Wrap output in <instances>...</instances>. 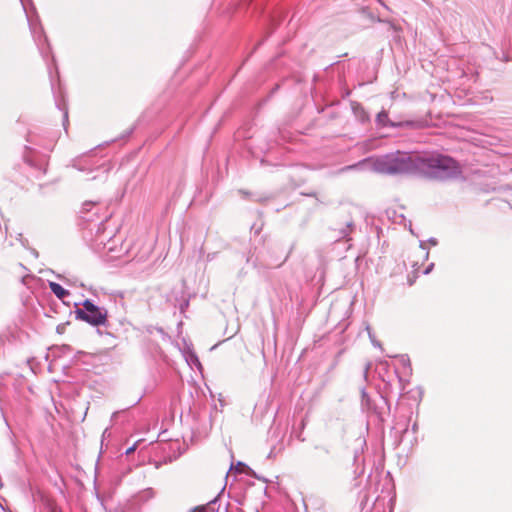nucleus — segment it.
Returning <instances> with one entry per match:
<instances>
[{
	"label": "nucleus",
	"instance_id": "obj_6",
	"mask_svg": "<svg viewBox=\"0 0 512 512\" xmlns=\"http://www.w3.org/2000/svg\"><path fill=\"white\" fill-rule=\"evenodd\" d=\"M416 265H417V262H413L412 268L414 269V272H418V270H419V268L416 267Z\"/></svg>",
	"mask_w": 512,
	"mask_h": 512
},
{
	"label": "nucleus",
	"instance_id": "obj_8",
	"mask_svg": "<svg viewBox=\"0 0 512 512\" xmlns=\"http://www.w3.org/2000/svg\"><path fill=\"white\" fill-rule=\"evenodd\" d=\"M429 270H430V268H426V269L423 271V273H424V274H427V273L429 272Z\"/></svg>",
	"mask_w": 512,
	"mask_h": 512
},
{
	"label": "nucleus",
	"instance_id": "obj_2",
	"mask_svg": "<svg viewBox=\"0 0 512 512\" xmlns=\"http://www.w3.org/2000/svg\"><path fill=\"white\" fill-rule=\"evenodd\" d=\"M83 309H78L76 315L81 319L93 326L104 325L107 320V313L102 311L99 307L94 305L90 300L83 302Z\"/></svg>",
	"mask_w": 512,
	"mask_h": 512
},
{
	"label": "nucleus",
	"instance_id": "obj_7",
	"mask_svg": "<svg viewBox=\"0 0 512 512\" xmlns=\"http://www.w3.org/2000/svg\"><path fill=\"white\" fill-rule=\"evenodd\" d=\"M317 449H322L325 453H329V450L327 448H324V447H316Z\"/></svg>",
	"mask_w": 512,
	"mask_h": 512
},
{
	"label": "nucleus",
	"instance_id": "obj_5",
	"mask_svg": "<svg viewBox=\"0 0 512 512\" xmlns=\"http://www.w3.org/2000/svg\"><path fill=\"white\" fill-rule=\"evenodd\" d=\"M135 449H136V446H135V445H134V446H132V447H130V448H128V449H127V451H126V454H131L132 452H134V451H135Z\"/></svg>",
	"mask_w": 512,
	"mask_h": 512
},
{
	"label": "nucleus",
	"instance_id": "obj_4",
	"mask_svg": "<svg viewBox=\"0 0 512 512\" xmlns=\"http://www.w3.org/2000/svg\"><path fill=\"white\" fill-rule=\"evenodd\" d=\"M193 512H215L214 508L210 505L196 507Z\"/></svg>",
	"mask_w": 512,
	"mask_h": 512
},
{
	"label": "nucleus",
	"instance_id": "obj_9",
	"mask_svg": "<svg viewBox=\"0 0 512 512\" xmlns=\"http://www.w3.org/2000/svg\"><path fill=\"white\" fill-rule=\"evenodd\" d=\"M413 280L412 279H409V284L412 285L413 284Z\"/></svg>",
	"mask_w": 512,
	"mask_h": 512
},
{
	"label": "nucleus",
	"instance_id": "obj_3",
	"mask_svg": "<svg viewBox=\"0 0 512 512\" xmlns=\"http://www.w3.org/2000/svg\"><path fill=\"white\" fill-rule=\"evenodd\" d=\"M51 291L59 298L64 299L69 295V292L64 289L60 284L55 282H50L49 284Z\"/></svg>",
	"mask_w": 512,
	"mask_h": 512
},
{
	"label": "nucleus",
	"instance_id": "obj_1",
	"mask_svg": "<svg viewBox=\"0 0 512 512\" xmlns=\"http://www.w3.org/2000/svg\"><path fill=\"white\" fill-rule=\"evenodd\" d=\"M374 170L382 174H401L413 171L425 173L443 172L446 175L459 173L457 162L443 155L419 156L397 151L374 161Z\"/></svg>",
	"mask_w": 512,
	"mask_h": 512
}]
</instances>
